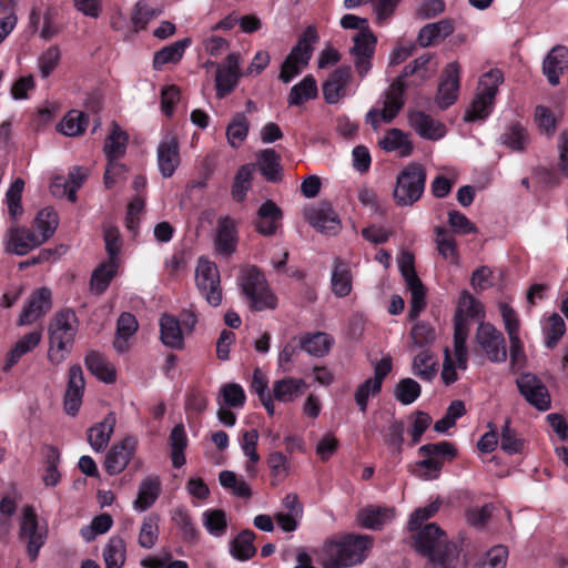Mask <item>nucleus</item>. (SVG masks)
<instances>
[{
	"label": "nucleus",
	"instance_id": "f257e3e1",
	"mask_svg": "<svg viewBox=\"0 0 568 568\" xmlns=\"http://www.w3.org/2000/svg\"><path fill=\"white\" fill-rule=\"evenodd\" d=\"M414 535L415 550L427 559L425 568H466L458 547L435 524H427Z\"/></svg>",
	"mask_w": 568,
	"mask_h": 568
},
{
	"label": "nucleus",
	"instance_id": "f03ea898",
	"mask_svg": "<svg viewBox=\"0 0 568 568\" xmlns=\"http://www.w3.org/2000/svg\"><path fill=\"white\" fill-rule=\"evenodd\" d=\"M368 536L347 535L324 542L318 550V561L324 568H345L361 564L372 547Z\"/></svg>",
	"mask_w": 568,
	"mask_h": 568
},
{
	"label": "nucleus",
	"instance_id": "7ed1b4c3",
	"mask_svg": "<svg viewBox=\"0 0 568 568\" xmlns=\"http://www.w3.org/2000/svg\"><path fill=\"white\" fill-rule=\"evenodd\" d=\"M79 329V320L75 312L64 308L57 312L48 326L49 348L48 361L60 365L71 353Z\"/></svg>",
	"mask_w": 568,
	"mask_h": 568
},
{
	"label": "nucleus",
	"instance_id": "20e7f679",
	"mask_svg": "<svg viewBox=\"0 0 568 568\" xmlns=\"http://www.w3.org/2000/svg\"><path fill=\"white\" fill-rule=\"evenodd\" d=\"M484 315L483 306L467 291L460 294L458 306L454 315V349L457 366L465 369L467 366L466 339L468 336V318H478Z\"/></svg>",
	"mask_w": 568,
	"mask_h": 568
},
{
	"label": "nucleus",
	"instance_id": "39448f33",
	"mask_svg": "<svg viewBox=\"0 0 568 568\" xmlns=\"http://www.w3.org/2000/svg\"><path fill=\"white\" fill-rule=\"evenodd\" d=\"M240 286L252 311L274 310L277 298L271 291L264 274L256 266L241 271Z\"/></svg>",
	"mask_w": 568,
	"mask_h": 568
},
{
	"label": "nucleus",
	"instance_id": "423d86ee",
	"mask_svg": "<svg viewBox=\"0 0 568 568\" xmlns=\"http://www.w3.org/2000/svg\"><path fill=\"white\" fill-rule=\"evenodd\" d=\"M422 460L416 463L417 476L424 480L439 477L445 462H450L457 456V449L449 442L426 444L418 448Z\"/></svg>",
	"mask_w": 568,
	"mask_h": 568
},
{
	"label": "nucleus",
	"instance_id": "0eeeda50",
	"mask_svg": "<svg viewBox=\"0 0 568 568\" xmlns=\"http://www.w3.org/2000/svg\"><path fill=\"white\" fill-rule=\"evenodd\" d=\"M426 169L417 163H408L397 175L394 200L397 205L410 206L423 195Z\"/></svg>",
	"mask_w": 568,
	"mask_h": 568
},
{
	"label": "nucleus",
	"instance_id": "6e6552de",
	"mask_svg": "<svg viewBox=\"0 0 568 568\" xmlns=\"http://www.w3.org/2000/svg\"><path fill=\"white\" fill-rule=\"evenodd\" d=\"M399 271L410 293V305L407 315L410 321H415L426 307V287L415 271L414 255L412 253H402Z\"/></svg>",
	"mask_w": 568,
	"mask_h": 568
},
{
	"label": "nucleus",
	"instance_id": "1a4fd4ad",
	"mask_svg": "<svg viewBox=\"0 0 568 568\" xmlns=\"http://www.w3.org/2000/svg\"><path fill=\"white\" fill-rule=\"evenodd\" d=\"M196 287L206 302L217 307L222 303L220 272L215 263L200 258L195 270Z\"/></svg>",
	"mask_w": 568,
	"mask_h": 568
},
{
	"label": "nucleus",
	"instance_id": "9d476101",
	"mask_svg": "<svg viewBox=\"0 0 568 568\" xmlns=\"http://www.w3.org/2000/svg\"><path fill=\"white\" fill-rule=\"evenodd\" d=\"M475 339L490 362L504 363L507 359L504 334L493 324L481 322L477 327Z\"/></svg>",
	"mask_w": 568,
	"mask_h": 568
},
{
	"label": "nucleus",
	"instance_id": "9b49d317",
	"mask_svg": "<svg viewBox=\"0 0 568 568\" xmlns=\"http://www.w3.org/2000/svg\"><path fill=\"white\" fill-rule=\"evenodd\" d=\"M392 367L390 356L383 357L374 364V377L366 379L357 386L354 397L362 413L367 410L369 396H376L381 393L383 381L390 373Z\"/></svg>",
	"mask_w": 568,
	"mask_h": 568
},
{
	"label": "nucleus",
	"instance_id": "f8f14e48",
	"mask_svg": "<svg viewBox=\"0 0 568 568\" xmlns=\"http://www.w3.org/2000/svg\"><path fill=\"white\" fill-rule=\"evenodd\" d=\"M516 384L520 395L536 409L545 412L550 408L551 399L546 385L534 374L523 373Z\"/></svg>",
	"mask_w": 568,
	"mask_h": 568
},
{
	"label": "nucleus",
	"instance_id": "ddd939ff",
	"mask_svg": "<svg viewBox=\"0 0 568 568\" xmlns=\"http://www.w3.org/2000/svg\"><path fill=\"white\" fill-rule=\"evenodd\" d=\"M19 537L27 544L30 559L36 560L40 548L44 545L45 532L39 530L37 515L31 506L23 507Z\"/></svg>",
	"mask_w": 568,
	"mask_h": 568
},
{
	"label": "nucleus",
	"instance_id": "4468645a",
	"mask_svg": "<svg viewBox=\"0 0 568 568\" xmlns=\"http://www.w3.org/2000/svg\"><path fill=\"white\" fill-rule=\"evenodd\" d=\"M240 77V54L232 52L227 54L223 65H216V97L223 99L230 94L237 85Z\"/></svg>",
	"mask_w": 568,
	"mask_h": 568
},
{
	"label": "nucleus",
	"instance_id": "2eb2a0df",
	"mask_svg": "<svg viewBox=\"0 0 568 568\" xmlns=\"http://www.w3.org/2000/svg\"><path fill=\"white\" fill-rule=\"evenodd\" d=\"M306 221L318 232L335 235L341 230V221L329 203H320L304 211Z\"/></svg>",
	"mask_w": 568,
	"mask_h": 568
},
{
	"label": "nucleus",
	"instance_id": "dca6fc26",
	"mask_svg": "<svg viewBox=\"0 0 568 568\" xmlns=\"http://www.w3.org/2000/svg\"><path fill=\"white\" fill-rule=\"evenodd\" d=\"M52 307L51 291L40 287L31 293L18 320L19 326L34 323L45 315Z\"/></svg>",
	"mask_w": 568,
	"mask_h": 568
},
{
	"label": "nucleus",
	"instance_id": "f3484780",
	"mask_svg": "<svg viewBox=\"0 0 568 568\" xmlns=\"http://www.w3.org/2000/svg\"><path fill=\"white\" fill-rule=\"evenodd\" d=\"M460 65L454 61L443 70L440 82L436 94V103L442 110L455 103L459 90Z\"/></svg>",
	"mask_w": 568,
	"mask_h": 568
},
{
	"label": "nucleus",
	"instance_id": "a211bd4d",
	"mask_svg": "<svg viewBox=\"0 0 568 568\" xmlns=\"http://www.w3.org/2000/svg\"><path fill=\"white\" fill-rule=\"evenodd\" d=\"M138 440L134 437H125L114 444L105 455L104 468L109 475H116L124 470L133 458Z\"/></svg>",
	"mask_w": 568,
	"mask_h": 568
},
{
	"label": "nucleus",
	"instance_id": "6ab92c4d",
	"mask_svg": "<svg viewBox=\"0 0 568 568\" xmlns=\"http://www.w3.org/2000/svg\"><path fill=\"white\" fill-rule=\"evenodd\" d=\"M376 38L371 30L359 31L354 37V47L351 53L355 57L354 64L359 77H364L371 70Z\"/></svg>",
	"mask_w": 568,
	"mask_h": 568
},
{
	"label": "nucleus",
	"instance_id": "aec40b11",
	"mask_svg": "<svg viewBox=\"0 0 568 568\" xmlns=\"http://www.w3.org/2000/svg\"><path fill=\"white\" fill-rule=\"evenodd\" d=\"M85 381L82 367L74 364L69 368L68 386L64 394V410L70 416H75L80 409L84 393Z\"/></svg>",
	"mask_w": 568,
	"mask_h": 568
},
{
	"label": "nucleus",
	"instance_id": "412c9836",
	"mask_svg": "<svg viewBox=\"0 0 568 568\" xmlns=\"http://www.w3.org/2000/svg\"><path fill=\"white\" fill-rule=\"evenodd\" d=\"M351 80L352 70L349 65H341L334 70L323 83L325 101L329 104L337 103L345 95L346 88Z\"/></svg>",
	"mask_w": 568,
	"mask_h": 568
},
{
	"label": "nucleus",
	"instance_id": "4be33fe9",
	"mask_svg": "<svg viewBox=\"0 0 568 568\" xmlns=\"http://www.w3.org/2000/svg\"><path fill=\"white\" fill-rule=\"evenodd\" d=\"M159 169L164 178L173 175L180 163L179 141L173 134H168L158 146Z\"/></svg>",
	"mask_w": 568,
	"mask_h": 568
},
{
	"label": "nucleus",
	"instance_id": "5701e85b",
	"mask_svg": "<svg viewBox=\"0 0 568 568\" xmlns=\"http://www.w3.org/2000/svg\"><path fill=\"white\" fill-rule=\"evenodd\" d=\"M409 125L424 139L438 140L445 135L446 128L439 121L422 111L408 113Z\"/></svg>",
	"mask_w": 568,
	"mask_h": 568
},
{
	"label": "nucleus",
	"instance_id": "b1692460",
	"mask_svg": "<svg viewBox=\"0 0 568 568\" xmlns=\"http://www.w3.org/2000/svg\"><path fill=\"white\" fill-rule=\"evenodd\" d=\"M568 68V49L565 45H556L546 55L542 62V71L551 85L559 83V75Z\"/></svg>",
	"mask_w": 568,
	"mask_h": 568
},
{
	"label": "nucleus",
	"instance_id": "393cba45",
	"mask_svg": "<svg viewBox=\"0 0 568 568\" xmlns=\"http://www.w3.org/2000/svg\"><path fill=\"white\" fill-rule=\"evenodd\" d=\"M237 237L233 219L222 216L217 221L215 247L219 254L224 256L232 255L236 250Z\"/></svg>",
	"mask_w": 568,
	"mask_h": 568
},
{
	"label": "nucleus",
	"instance_id": "a878e982",
	"mask_svg": "<svg viewBox=\"0 0 568 568\" xmlns=\"http://www.w3.org/2000/svg\"><path fill=\"white\" fill-rule=\"evenodd\" d=\"M43 242L38 235L26 227H11L7 251L17 255H26L32 248L40 246Z\"/></svg>",
	"mask_w": 568,
	"mask_h": 568
},
{
	"label": "nucleus",
	"instance_id": "bb28decb",
	"mask_svg": "<svg viewBox=\"0 0 568 568\" xmlns=\"http://www.w3.org/2000/svg\"><path fill=\"white\" fill-rule=\"evenodd\" d=\"M455 30L453 19H442L437 22L424 26L418 33L417 41L422 48H427L434 43L446 39Z\"/></svg>",
	"mask_w": 568,
	"mask_h": 568
},
{
	"label": "nucleus",
	"instance_id": "cd10ccee",
	"mask_svg": "<svg viewBox=\"0 0 568 568\" xmlns=\"http://www.w3.org/2000/svg\"><path fill=\"white\" fill-rule=\"evenodd\" d=\"M84 365L88 371L101 382L112 384L116 379L115 367L103 354L97 351H89L87 353L84 357Z\"/></svg>",
	"mask_w": 568,
	"mask_h": 568
},
{
	"label": "nucleus",
	"instance_id": "c85d7f7f",
	"mask_svg": "<svg viewBox=\"0 0 568 568\" xmlns=\"http://www.w3.org/2000/svg\"><path fill=\"white\" fill-rule=\"evenodd\" d=\"M282 216V211L275 202L271 200L265 201L257 211V220L255 222L257 232L265 236L273 235Z\"/></svg>",
	"mask_w": 568,
	"mask_h": 568
},
{
	"label": "nucleus",
	"instance_id": "c756f323",
	"mask_svg": "<svg viewBox=\"0 0 568 568\" xmlns=\"http://www.w3.org/2000/svg\"><path fill=\"white\" fill-rule=\"evenodd\" d=\"M116 418L109 413L104 419L88 429V442L95 452H102L108 446L114 432Z\"/></svg>",
	"mask_w": 568,
	"mask_h": 568
},
{
	"label": "nucleus",
	"instance_id": "7c9ffc66",
	"mask_svg": "<svg viewBox=\"0 0 568 568\" xmlns=\"http://www.w3.org/2000/svg\"><path fill=\"white\" fill-rule=\"evenodd\" d=\"M160 333L161 341L165 346L174 349L183 348V332L178 317L170 314H163L160 318Z\"/></svg>",
	"mask_w": 568,
	"mask_h": 568
},
{
	"label": "nucleus",
	"instance_id": "2f4dec72",
	"mask_svg": "<svg viewBox=\"0 0 568 568\" xmlns=\"http://www.w3.org/2000/svg\"><path fill=\"white\" fill-rule=\"evenodd\" d=\"M395 516L394 508L388 507H367L362 509L358 515V523L368 529L379 530L386 524L390 523Z\"/></svg>",
	"mask_w": 568,
	"mask_h": 568
},
{
	"label": "nucleus",
	"instance_id": "473e14b6",
	"mask_svg": "<svg viewBox=\"0 0 568 568\" xmlns=\"http://www.w3.org/2000/svg\"><path fill=\"white\" fill-rule=\"evenodd\" d=\"M318 40V34L314 26H308L300 37L297 43L287 57L306 67L313 54V44Z\"/></svg>",
	"mask_w": 568,
	"mask_h": 568
},
{
	"label": "nucleus",
	"instance_id": "72a5a7b5",
	"mask_svg": "<svg viewBox=\"0 0 568 568\" xmlns=\"http://www.w3.org/2000/svg\"><path fill=\"white\" fill-rule=\"evenodd\" d=\"M257 166L267 181L277 182L282 179L281 155L274 149H265L258 153Z\"/></svg>",
	"mask_w": 568,
	"mask_h": 568
},
{
	"label": "nucleus",
	"instance_id": "f704fd0d",
	"mask_svg": "<svg viewBox=\"0 0 568 568\" xmlns=\"http://www.w3.org/2000/svg\"><path fill=\"white\" fill-rule=\"evenodd\" d=\"M306 383L302 378L287 377L275 381L273 384V396L280 402H293L303 394Z\"/></svg>",
	"mask_w": 568,
	"mask_h": 568
},
{
	"label": "nucleus",
	"instance_id": "c9c22d12",
	"mask_svg": "<svg viewBox=\"0 0 568 568\" xmlns=\"http://www.w3.org/2000/svg\"><path fill=\"white\" fill-rule=\"evenodd\" d=\"M138 321L131 313H122L116 323V336L113 346L119 353H125L129 349V338L138 329Z\"/></svg>",
	"mask_w": 568,
	"mask_h": 568
},
{
	"label": "nucleus",
	"instance_id": "e433bc0d",
	"mask_svg": "<svg viewBox=\"0 0 568 568\" xmlns=\"http://www.w3.org/2000/svg\"><path fill=\"white\" fill-rule=\"evenodd\" d=\"M129 135L116 122H112V129L105 139L103 151L108 160L120 159L126 150Z\"/></svg>",
	"mask_w": 568,
	"mask_h": 568
},
{
	"label": "nucleus",
	"instance_id": "4c0bfd02",
	"mask_svg": "<svg viewBox=\"0 0 568 568\" xmlns=\"http://www.w3.org/2000/svg\"><path fill=\"white\" fill-rule=\"evenodd\" d=\"M42 338L41 331H33L20 338L8 354L3 371H9L24 354L36 348Z\"/></svg>",
	"mask_w": 568,
	"mask_h": 568
},
{
	"label": "nucleus",
	"instance_id": "58836bf2",
	"mask_svg": "<svg viewBox=\"0 0 568 568\" xmlns=\"http://www.w3.org/2000/svg\"><path fill=\"white\" fill-rule=\"evenodd\" d=\"M379 146L386 152L398 151L400 156H408L413 151L408 134L399 129L388 130L384 139L379 141Z\"/></svg>",
	"mask_w": 568,
	"mask_h": 568
},
{
	"label": "nucleus",
	"instance_id": "ea45409f",
	"mask_svg": "<svg viewBox=\"0 0 568 568\" xmlns=\"http://www.w3.org/2000/svg\"><path fill=\"white\" fill-rule=\"evenodd\" d=\"M190 42V39L185 38L156 51L153 57V68L155 70H161L166 63L179 62Z\"/></svg>",
	"mask_w": 568,
	"mask_h": 568
},
{
	"label": "nucleus",
	"instance_id": "a19ab883",
	"mask_svg": "<svg viewBox=\"0 0 568 568\" xmlns=\"http://www.w3.org/2000/svg\"><path fill=\"white\" fill-rule=\"evenodd\" d=\"M160 487L161 484L158 477L143 479L139 487L138 497L134 500V508L140 511L149 509L158 499Z\"/></svg>",
	"mask_w": 568,
	"mask_h": 568
},
{
	"label": "nucleus",
	"instance_id": "79ce46f5",
	"mask_svg": "<svg viewBox=\"0 0 568 568\" xmlns=\"http://www.w3.org/2000/svg\"><path fill=\"white\" fill-rule=\"evenodd\" d=\"M254 539V531L250 529L242 530L230 544L231 555L242 561L248 560L256 554Z\"/></svg>",
	"mask_w": 568,
	"mask_h": 568
},
{
	"label": "nucleus",
	"instance_id": "37998d69",
	"mask_svg": "<svg viewBox=\"0 0 568 568\" xmlns=\"http://www.w3.org/2000/svg\"><path fill=\"white\" fill-rule=\"evenodd\" d=\"M103 559L105 568H122L126 559L125 541L120 536H113L109 539L104 551Z\"/></svg>",
	"mask_w": 568,
	"mask_h": 568
},
{
	"label": "nucleus",
	"instance_id": "c03bdc74",
	"mask_svg": "<svg viewBox=\"0 0 568 568\" xmlns=\"http://www.w3.org/2000/svg\"><path fill=\"white\" fill-rule=\"evenodd\" d=\"M118 272V262H104L93 271L90 280V290L95 295H101L110 285Z\"/></svg>",
	"mask_w": 568,
	"mask_h": 568
},
{
	"label": "nucleus",
	"instance_id": "a18cd8bd",
	"mask_svg": "<svg viewBox=\"0 0 568 568\" xmlns=\"http://www.w3.org/2000/svg\"><path fill=\"white\" fill-rule=\"evenodd\" d=\"M332 291L338 297L347 296L352 291V275L343 261L335 260L334 270L332 273Z\"/></svg>",
	"mask_w": 568,
	"mask_h": 568
},
{
	"label": "nucleus",
	"instance_id": "49530a36",
	"mask_svg": "<svg viewBox=\"0 0 568 568\" xmlns=\"http://www.w3.org/2000/svg\"><path fill=\"white\" fill-rule=\"evenodd\" d=\"M87 126V114L79 110H71L58 124V131L67 136H78L84 133Z\"/></svg>",
	"mask_w": 568,
	"mask_h": 568
},
{
	"label": "nucleus",
	"instance_id": "de8ad7c7",
	"mask_svg": "<svg viewBox=\"0 0 568 568\" xmlns=\"http://www.w3.org/2000/svg\"><path fill=\"white\" fill-rule=\"evenodd\" d=\"M317 97L316 81L312 75H306L300 83L292 87L287 97L290 105H302L304 102Z\"/></svg>",
	"mask_w": 568,
	"mask_h": 568
},
{
	"label": "nucleus",
	"instance_id": "09e8293b",
	"mask_svg": "<svg viewBox=\"0 0 568 568\" xmlns=\"http://www.w3.org/2000/svg\"><path fill=\"white\" fill-rule=\"evenodd\" d=\"M169 442L171 447L172 465L175 468H180L185 464L184 449L187 445L183 424H178L174 426L170 434Z\"/></svg>",
	"mask_w": 568,
	"mask_h": 568
},
{
	"label": "nucleus",
	"instance_id": "8fccbe9b",
	"mask_svg": "<svg viewBox=\"0 0 568 568\" xmlns=\"http://www.w3.org/2000/svg\"><path fill=\"white\" fill-rule=\"evenodd\" d=\"M436 234L435 243L438 253L446 260L456 264L458 261L457 243L454 235L443 226H436L434 229Z\"/></svg>",
	"mask_w": 568,
	"mask_h": 568
},
{
	"label": "nucleus",
	"instance_id": "3c124183",
	"mask_svg": "<svg viewBox=\"0 0 568 568\" xmlns=\"http://www.w3.org/2000/svg\"><path fill=\"white\" fill-rule=\"evenodd\" d=\"M300 347L312 356L322 357L331 347V338L325 333H314L300 338Z\"/></svg>",
	"mask_w": 568,
	"mask_h": 568
},
{
	"label": "nucleus",
	"instance_id": "603ef678",
	"mask_svg": "<svg viewBox=\"0 0 568 568\" xmlns=\"http://www.w3.org/2000/svg\"><path fill=\"white\" fill-rule=\"evenodd\" d=\"M254 165H242L234 178L231 194L234 201L243 202L247 191L252 186Z\"/></svg>",
	"mask_w": 568,
	"mask_h": 568
},
{
	"label": "nucleus",
	"instance_id": "864d4df0",
	"mask_svg": "<svg viewBox=\"0 0 568 568\" xmlns=\"http://www.w3.org/2000/svg\"><path fill=\"white\" fill-rule=\"evenodd\" d=\"M405 425L403 420L394 419L383 432V439L392 455L398 456L403 450Z\"/></svg>",
	"mask_w": 568,
	"mask_h": 568
},
{
	"label": "nucleus",
	"instance_id": "5fc2aeb1",
	"mask_svg": "<svg viewBox=\"0 0 568 568\" xmlns=\"http://www.w3.org/2000/svg\"><path fill=\"white\" fill-rule=\"evenodd\" d=\"M159 516L151 514L146 516L141 525L138 542L144 549H151L159 538Z\"/></svg>",
	"mask_w": 568,
	"mask_h": 568
},
{
	"label": "nucleus",
	"instance_id": "6e6d98bb",
	"mask_svg": "<svg viewBox=\"0 0 568 568\" xmlns=\"http://www.w3.org/2000/svg\"><path fill=\"white\" fill-rule=\"evenodd\" d=\"M59 224L57 212L52 207H44L36 217L37 229L40 231V240L47 242L55 232Z\"/></svg>",
	"mask_w": 568,
	"mask_h": 568
},
{
	"label": "nucleus",
	"instance_id": "4d7b16f0",
	"mask_svg": "<svg viewBox=\"0 0 568 568\" xmlns=\"http://www.w3.org/2000/svg\"><path fill=\"white\" fill-rule=\"evenodd\" d=\"M436 365L437 363L429 351L419 352L413 361L415 375L424 381H432L436 376Z\"/></svg>",
	"mask_w": 568,
	"mask_h": 568
},
{
	"label": "nucleus",
	"instance_id": "13d9d810",
	"mask_svg": "<svg viewBox=\"0 0 568 568\" xmlns=\"http://www.w3.org/2000/svg\"><path fill=\"white\" fill-rule=\"evenodd\" d=\"M248 120L243 113H236L226 128V136L232 148H237L247 136Z\"/></svg>",
	"mask_w": 568,
	"mask_h": 568
},
{
	"label": "nucleus",
	"instance_id": "bf43d9fd",
	"mask_svg": "<svg viewBox=\"0 0 568 568\" xmlns=\"http://www.w3.org/2000/svg\"><path fill=\"white\" fill-rule=\"evenodd\" d=\"M500 141L514 151H521L528 143V133L521 124L514 123L501 134Z\"/></svg>",
	"mask_w": 568,
	"mask_h": 568
},
{
	"label": "nucleus",
	"instance_id": "052dcab7",
	"mask_svg": "<svg viewBox=\"0 0 568 568\" xmlns=\"http://www.w3.org/2000/svg\"><path fill=\"white\" fill-rule=\"evenodd\" d=\"M494 100L495 99L488 100V98L485 95V92L478 90L474 101L464 114V120L466 122H473L476 120L485 119L490 112Z\"/></svg>",
	"mask_w": 568,
	"mask_h": 568
},
{
	"label": "nucleus",
	"instance_id": "680f3d73",
	"mask_svg": "<svg viewBox=\"0 0 568 568\" xmlns=\"http://www.w3.org/2000/svg\"><path fill=\"white\" fill-rule=\"evenodd\" d=\"M394 395L403 405H409L419 397L420 386L413 378H403L395 386Z\"/></svg>",
	"mask_w": 568,
	"mask_h": 568
},
{
	"label": "nucleus",
	"instance_id": "e2e57ef3",
	"mask_svg": "<svg viewBox=\"0 0 568 568\" xmlns=\"http://www.w3.org/2000/svg\"><path fill=\"white\" fill-rule=\"evenodd\" d=\"M161 9L151 8L145 0H140L135 3L132 13L131 22L136 29H144L150 20L160 16Z\"/></svg>",
	"mask_w": 568,
	"mask_h": 568
},
{
	"label": "nucleus",
	"instance_id": "0e129e2a",
	"mask_svg": "<svg viewBox=\"0 0 568 568\" xmlns=\"http://www.w3.org/2000/svg\"><path fill=\"white\" fill-rule=\"evenodd\" d=\"M203 525L210 534L220 537L227 528L226 515L222 509L207 510L203 514Z\"/></svg>",
	"mask_w": 568,
	"mask_h": 568
},
{
	"label": "nucleus",
	"instance_id": "69168bd1",
	"mask_svg": "<svg viewBox=\"0 0 568 568\" xmlns=\"http://www.w3.org/2000/svg\"><path fill=\"white\" fill-rule=\"evenodd\" d=\"M524 447V440L517 436L515 429L510 427V419H506L500 433V448L507 454L520 453Z\"/></svg>",
	"mask_w": 568,
	"mask_h": 568
},
{
	"label": "nucleus",
	"instance_id": "338daca9",
	"mask_svg": "<svg viewBox=\"0 0 568 568\" xmlns=\"http://www.w3.org/2000/svg\"><path fill=\"white\" fill-rule=\"evenodd\" d=\"M61 60V50L58 45H50L44 50L39 59V69L42 78H48L59 65Z\"/></svg>",
	"mask_w": 568,
	"mask_h": 568
},
{
	"label": "nucleus",
	"instance_id": "774afa93",
	"mask_svg": "<svg viewBox=\"0 0 568 568\" xmlns=\"http://www.w3.org/2000/svg\"><path fill=\"white\" fill-rule=\"evenodd\" d=\"M173 520L181 529L183 538L190 542H196L199 539V531L195 528L191 516L184 509H175Z\"/></svg>",
	"mask_w": 568,
	"mask_h": 568
}]
</instances>
